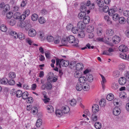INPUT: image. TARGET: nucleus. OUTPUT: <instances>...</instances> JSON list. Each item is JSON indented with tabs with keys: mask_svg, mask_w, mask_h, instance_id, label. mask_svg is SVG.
Wrapping results in <instances>:
<instances>
[{
	"mask_svg": "<svg viewBox=\"0 0 129 129\" xmlns=\"http://www.w3.org/2000/svg\"><path fill=\"white\" fill-rule=\"evenodd\" d=\"M83 90L86 91H88L90 89V86L89 84L86 82L82 84Z\"/></svg>",
	"mask_w": 129,
	"mask_h": 129,
	"instance_id": "obj_7",
	"label": "nucleus"
},
{
	"mask_svg": "<svg viewBox=\"0 0 129 129\" xmlns=\"http://www.w3.org/2000/svg\"><path fill=\"white\" fill-rule=\"evenodd\" d=\"M94 29L93 26H89L88 27L86 31L88 33H90L93 31Z\"/></svg>",
	"mask_w": 129,
	"mask_h": 129,
	"instance_id": "obj_43",
	"label": "nucleus"
},
{
	"mask_svg": "<svg viewBox=\"0 0 129 129\" xmlns=\"http://www.w3.org/2000/svg\"><path fill=\"white\" fill-rule=\"evenodd\" d=\"M123 15L125 17H127L129 16V11L127 10L124 11L123 12Z\"/></svg>",
	"mask_w": 129,
	"mask_h": 129,
	"instance_id": "obj_62",
	"label": "nucleus"
},
{
	"mask_svg": "<svg viewBox=\"0 0 129 129\" xmlns=\"http://www.w3.org/2000/svg\"><path fill=\"white\" fill-rule=\"evenodd\" d=\"M31 19L33 21H36L38 18V15L36 14H32L31 17Z\"/></svg>",
	"mask_w": 129,
	"mask_h": 129,
	"instance_id": "obj_36",
	"label": "nucleus"
},
{
	"mask_svg": "<svg viewBox=\"0 0 129 129\" xmlns=\"http://www.w3.org/2000/svg\"><path fill=\"white\" fill-rule=\"evenodd\" d=\"M119 22L121 24H124L126 22L125 19L123 17H120L119 19Z\"/></svg>",
	"mask_w": 129,
	"mask_h": 129,
	"instance_id": "obj_20",
	"label": "nucleus"
},
{
	"mask_svg": "<svg viewBox=\"0 0 129 129\" xmlns=\"http://www.w3.org/2000/svg\"><path fill=\"white\" fill-rule=\"evenodd\" d=\"M21 14L19 12H16L14 15L13 17L14 19L19 20Z\"/></svg>",
	"mask_w": 129,
	"mask_h": 129,
	"instance_id": "obj_32",
	"label": "nucleus"
},
{
	"mask_svg": "<svg viewBox=\"0 0 129 129\" xmlns=\"http://www.w3.org/2000/svg\"><path fill=\"white\" fill-rule=\"evenodd\" d=\"M36 31L35 29H31L28 31V35L30 37H34L36 36Z\"/></svg>",
	"mask_w": 129,
	"mask_h": 129,
	"instance_id": "obj_5",
	"label": "nucleus"
},
{
	"mask_svg": "<svg viewBox=\"0 0 129 129\" xmlns=\"http://www.w3.org/2000/svg\"><path fill=\"white\" fill-rule=\"evenodd\" d=\"M22 92L20 90H18L16 92V95L18 98H20L21 96Z\"/></svg>",
	"mask_w": 129,
	"mask_h": 129,
	"instance_id": "obj_35",
	"label": "nucleus"
},
{
	"mask_svg": "<svg viewBox=\"0 0 129 129\" xmlns=\"http://www.w3.org/2000/svg\"><path fill=\"white\" fill-rule=\"evenodd\" d=\"M13 16V13L12 12H9L6 14V17L8 19H10Z\"/></svg>",
	"mask_w": 129,
	"mask_h": 129,
	"instance_id": "obj_61",
	"label": "nucleus"
},
{
	"mask_svg": "<svg viewBox=\"0 0 129 129\" xmlns=\"http://www.w3.org/2000/svg\"><path fill=\"white\" fill-rule=\"evenodd\" d=\"M26 17L24 14H23L22 15L20 14V18L19 20L21 21H23L25 19Z\"/></svg>",
	"mask_w": 129,
	"mask_h": 129,
	"instance_id": "obj_60",
	"label": "nucleus"
},
{
	"mask_svg": "<svg viewBox=\"0 0 129 129\" xmlns=\"http://www.w3.org/2000/svg\"><path fill=\"white\" fill-rule=\"evenodd\" d=\"M94 126L96 129H100L101 127V124L99 122H96L94 124Z\"/></svg>",
	"mask_w": 129,
	"mask_h": 129,
	"instance_id": "obj_37",
	"label": "nucleus"
},
{
	"mask_svg": "<svg viewBox=\"0 0 129 129\" xmlns=\"http://www.w3.org/2000/svg\"><path fill=\"white\" fill-rule=\"evenodd\" d=\"M39 38L42 40H44L45 38L44 36V34L43 32H39Z\"/></svg>",
	"mask_w": 129,
	"mask_h": 129,
	"instance_id": "obj_56",
	"label": "nucleus"
},
{
	"mask_svg": "<svg viewBox=\"0 0 129 129\" xmlns=\"http://www.w3.org/2000/svg\"><path fill=\"white\" fill-rule=\"evenodd\" d=\"M70 104L72 106H74L76 104V101L75 99H73L70 102Z\"/></svg>",
	"mask_w": 129,
	"mask_h": 129,
	"instance_id": "obj_59",
	"label": "nucleus"
},
{
	"mask_svg": "<svg viewBox=\"0 0 129 129\" xmlns=\"http://www.w3.org/2000/svg\"><path fill=\"white\" fill-rule=\"evenodd\" d=\"M100 75L102 79V81H101V85L103 88L104 89L105 87L104 84L106 83V81L105 77L103 75L101 74Z\"/></svg>",
	"mask_w": 129,
	"mask_h": 129,
	"instance_id": "obj_17",
	"label": "nucleus"
},
{
	"mask_svg": "<svg viewBox=\"0 0 129 129\" xmlns=\"http://www.w3.org/2000/svg\"><path fill=\"white\" fill-rule=\"evenodd\" d=\"M114 98V96L112 93H110L107 95L106 97L107 99L109 101H111Z\"/></svg>",
	"mask_w": 129,
	"mask_h": 129,
	"instance_id": "obj_22",
	"label": "nucleus"
},
{
	"mask_svg": "<svg viewBox=\"0 0 129 129\" xmlns=\"http://www.w3.org/2000/svg\"><path fill=\"white\" fill-rule=\"evenodd\" d=\"M42 120L40 119H38L36 122V125L38 127H39L42 124Z\"/></svg>",
	"mask_w": 129,
	"mask_h": 129,
	"instance_id": "obj_41",
	"label": "nucleus"
},
{
	"mask_svg": "<svg viewBox=\"0 0 129 129\" xmlns=\"http://www.w3.org/2000/svg\"><path fill=\"white\" fill-rule=\"evenodd\" d=\"M94 7V4L93 3L91 4L90 1L88 0L86 2L82 3L80 8L81 12L78 15L79 18L83 19L86 16V13L89 14L90 12V10L93 9Z\"/></svg>",
	"mask_w": 129,
	"mask_h": 129,
	"instance_id": "obj_1",
	"label": "nucleus"
},
{
	"mask_svg": "<svg viewBox=\"0 0 129 129\" xmlns=\"http://www.w3.org/2000/svg\"><path fill=\"white\" fill-rule=\"evenodd\" d=\"M76 87L77 90L78 91H80L82 89H83L82 84L78 82L77 83L76 85Z\"/></svg>",
	"mask_w": 129,
	"mask_h": 129,
	"instance_id": "obj_16",
	"label": "nucleus"
},
{
	"mask_svg": "<svg viewBox=\"0 0 129 129\" xmlns=\"http://www.w3.org/2000/svg\"><path fill=\"white\" fill-rule=\"evenodd\" d=\"M26 0H23L20 6L22 7H23L26 6L27 4Z\"/></svg>",
	"mask_w": 129,
	"mask_h": 129,
	"instance_id": "obj_63",
	"label": "nucleus"
},
{
	"mask_svg": "<svg viewBox=\"0 0 129 129\" xmlns=\"http://www.w3.org/2000/svg\"><path fill=\"white\" fill-rule=\"evenodd\" d=\"M8 77L11 79L14 78L16 77L15 73L13 72H10L8 74Z\"/></svg>",
	"mask_w": 129,
	"mask_h": 129,
	"instance_id": "obj_30",
	"label": "nucleus"
},
{
	"mask_svg": "<svg viewBox=\"0 0 129 129\" xmlns=\"http://www.w3.org/2000/svg\"><path fill=\"white\" fill-rule=\"evenodd\" d=\"M38 20L39 22L41 24H43L45 22V20L44 18L43 17H41L39 18Z\"/></svg>",
	"mask_w": 129,
	"mask_h": 129,
	"instance_id": "obj_52",
	"label": "nucleus"
},
{
	"mask_svg": "<svg viewBox=\"0 0 129 129\" xmlns=\"http://www.w3.org/2000/svg\"><path fill=\"white\" fill-rule=\"evenodd\" d=\"M46 108L48 113H51L53 112V108L52 106L50 105H48L46 107Z\"/></svg>",
	"mask_w": 129,
	"mask_h": 129,
	"instance_id": "obj_21",
	"label": "nucleus"
},
{
	"mask_svg": "<svg viewBox=\"0 0 129 129\" xmlns=\"http://www.w3.org/2000/svg\"><path fill=\"white\" fill-rule=\"evenodd\" d=\"M47 40L49 42H51L53 41L54 39L52 36H48L47 37Z\"/></svg>",
	"mask_w": 129,
	"mask_h": 129,
	"instance_id": "obj_57",
	"label": "nucleus"
},
{
	"mask_svg": "<svg viewBox=\"0 0 129 129\" xmlns=\"http://www.w3.org/2000/svg\"><path fill=\"white\" fill-rule=\"evenodd\" d=\"M126 94L124 91L120 92L119 94V97L121 99H123L126 97Z\"/></svg>",
	"mask_w": 129,
	"mask_h": 129,
	"instance_id": "obj_29",
	"label": "nucleus"
},
{
	"mask_svg": "<svg viewBox=\"0 0 129 129\" xmlns=\"http://www.w3.org/2000/svg\"><path fill=\"white\" fill-rule=\"evenodd\" d=\"M86 80L90 82H92L93 80V78L92 75L91 74H87L86 75Z\"/></svg>",
	"mask_w": 129,
	"mask_h": 129,
	"instance_id": "obj_14",
	"label": "nucleus"
},
{
	"mask_svg": "<svg viewBox=\"0 0 129 129\" xmlns=\"http://www.w3.org/2000/svg\"><path fill=\"white\" fill-rule=\"evenodd\" d=\"M108 13L109 15L112 16L113 15V14L115 12V10L114 9H109Z\"/></svg>",
	"mask_w": 129,
	"mask_h": 129,
	"instance_id": "obj_47",
	"label": "nucleus"
},
{
	"mask_svg": "<svg viewBox=\"0 0 129 129\" xmlns=\"http://www.w3.org/2000/svg\"><path fill=\"white\" fill-rule=\"evenodd\" d=\"M126 80L125 78L122 77L120 78L118 80L119 84L121 85H124L126 82Z\"/></svg>",
	"mask_w": 129,
	"mask_h": 129,
	"instance_id": "obj_10",
	"label": "nucleus"
},
{
	"mask_svg": "<svg viewBox=\"0 0 129 129\" xmlns=\"http://www.w3.org/2000/svg\"><path fill=\"white\" fill-rule=\"evenodd\" d=\"M119 50L123 52H125L128 50V48L127 47L124 45H120L119 47Z\"/></svg>",
	"mask_w": 129,
	"mask_h": 129,
	"instance_id": "obj_8",
	"label": "nucleus"
},
{
	"mask_svg": "<svg viewBox=\"0 0 129 129\" xmlns=\"http://www.w3.org/2000/svg\"><path fill=\"white\" fill-rule=\"evenodd\" d=\"M9 33L13 37V38L16 39L18 38V34L15 32L12 31L9 32Z\"/></svg>",
	"mask_w": 129,
	"mask_h": 129,
	"instance_id": "obj_19",
	"label": "nucleus"
},
{
	"mask_svg": "<svg viewBox=\"0 0 129 129\" xmlns=\"http://www.w3.org/2000/svg\"><path fill=\"white\" fill-rule=\"evenodd\" d=\"M27 21H24L21 22L20 23L19 25V26L21 28H23L25 27Z\"/></svg>",
	"mask_w": 129,
	"mask_h": 129,
	"instance_id": "obj_33",
	"label": "nucleus"
},
{
	"mask_svg": "<svg viewBox=\"0 0 129 129\" xmlns=\"http://www.w3.org/2000/svg\"><path fill=\"white\" fill-rule=\"evenodd\" d=\"M113 75L115 77H118L120 75V73L118 71H115L113 72Z\"/></svg>",
	"mask_w": 129,
	"mask_h": 129,
	"instance_id": "obj_48",
	"label": "nucleus"
},
{
	"mask_svg": "<svg viewBox=\"0 0 129 129\" xmlns=\"http://www.w3.org/2000/svg\"><path fill=\"white\" fill-rule=\"evenodd\" d=\"M84 66L82 63H78L76 65V68L77 71H79L80 70H82Z\"/></svg>",
	"mask_w": 129,
	"mask_h": 129,
	"instance_id": "obj_15",
	"label": "nucleus"
},
{
	"mask_svg": "<svg viewBox=\"0 0 129 129\" xmlns=\"http://www.w3.org/2000/svg\"><path fill=\"white\" fill-rule=\"evenodd\" d=\"M81 72L77 71L75 72L74 76L76 78H79L81 76Z\"/></svg>",
	"mask_w": 129,
	"mask_h": 129,
	"instance_id": "obj_40",
	"label": "nucleus"
},
{
	"mask_svg": "<svg viewBox=\"0 0 129 129\" xmlns=\"http://www.w3.org/2000/svg\"><path fill=\"white\" fill-rule=\"evenodd\" d=\"M54 74L53 73L50 72L47 75V79L50 80L52 78L54 77Z\"/></svg>",
	"mask_w": 129,
	"mask_h": 129,
	"instance_id": "obj_38",
	"label": "nucleus"
},
{
	"mask_svg": "<svg viewBox=\"0 0 129 129\" xmlns=\"http://www.w3.org/2000/svg\"><path fill=\"white\" fill-rule=\"evenodd\" d=\"M25 28L26 30H28L31 29V25L28 23V21L26 24L25 26Z\"/></svg>",
	"mask_w": 129,
	"mask_h": 129,
	"instance_id": "obj_55",
	"label": "nucleus"
},
{
	"mask_svg": "<svg viewBox=\"0 0 129 129\" xmlns=\"http://www.w3.org/2000/svg\"><path fill=\"white\" fill-rule=\"evenodd\" d=\"M86 24L83 21H79L77 24L78 27L80 29H84L86 27Z\"/></svg>",
	"mask_w": 129,
	"mask_h": 129,
	"instance_id": "obj_4",
	"label": "nucleus"
},
{
	"mask_svg": "<svg viewBox=\"0 0 129 129\" xmlns=\"http://www.w3.org/2000/svg\"><path fill=\"white\" fill-rule=\"evenodd\" d=\"M67 38L66 39H62L61 40V43L63 45L66 46L67 44Z\"/></svg>",
	"mask_w": 129,
	"mask_h": 129,
	"instance_id": "obj_64",
	"label": "nucleus"
},
{
	"mask_svg": "<svg viewBox=\"0 0 129 129\" xmlns=\"http://www.w3.org/2000/svg\"><path fill=\"white\" fill-rule=\"evenodd\" d=\"M99 105L101 107L105 106L106 105V101L104 99H101L99 102Z\"/></svg>",
	"mask_w": 129,
	"mask_h": 129,
	"instance_id": "obj_39",
	"label": "nucleus"
},
{
	"mask_svg": "<svg viewBox=\"0 0 129 129\" xmlns=\"http://www.w3.org/2000/svg\"><path fill=\"white\" fill-rule=\"evenodd\" d=\"M72 31L73 33L76 34L78 32V29L77 27H75L72 28Z\"/></svg>",
	"mask_w": 129,
	"mask_h": 129,
	"instance_id": "obj_54",
	"label": "nucleus"
},
{
	"mask_svg": "<svg viewBox=\"0 0 129 129\" xmlns=\"http://www.w3.org/2000/svg\"><path fill=\"white\" fill-rule=\"evenodd\" d=\"M60 63L61 64V65L65 67H67L69 64L68 61L64 60L62 59H60Z\"/></svg>",
	"mask_w": 129,
	"mask_h": 129,
	"instance_id": "obj_13",
	"label": "nucleus"
},
{
	"mask_svg": "<svg viewBox=\"0 0 129 129\" xmlns=\"http://www.w3.org/2000/svg\"><path fill=\"white\" fill-rule=\"evenodd\" d=\"M119 57L122 59H125L127 58L126 55L125 53H121L119 55Z\"/></svg>",
	"mask_w": 129,
	"mask_h": 129,
	"instance_id": "obj_58",
	"label": "nucleus"
},
{
	"mask_svg": "<svg viewBox=\"0 0 129 129\" xmlns=\"http://www.w3.org/2000/svg\"><path fill=\"white\" fill-rule=\"evenodd\" d=\"M78 35L81 38H83L85 36L84 32L82 31H79L78 34Z\"/></svg>",
	"mask_w": 129,
	"mask_h": 129,
	"instance_id": "obj_51",
	"label": "nucleus"
},
{
	"mask_svg": "<svg viewBox=\"0 0 129 129\" xmlns=\"http://www.w3.org/2000/svg\"><path fill=\"white\" fill-rule=\"evenodd\" d=\"M1 30L3 32H6L7 30V28L6 26L4 25H2L0 27Z\"/></svg>",
	"mask_w": 129,
	"mask_h": 129,
	"instance_id": "obj_44",
	"label": "nucleus"
},
{
	"mask_svg": "<svg viewBox=\"0 0 129 129\" xmlns=\"http://www.w3.org/2000/svg\"><path fill=\"white\" fill-rule=\"evenodd\" d=\"M8 23L10 25L13 26L15 24L16 21L14 19H11L9 21Z\"/></svg>",
	"mask_w": 129,
	"mask_h": 129,
	"instance_id": "obj_45",
	"label": "nucleus"
},
{
	"mask_svg": "<svg viewBox=\"0 0 129 129\" xmlns=\"http://www.w3.org/2000/svg\"><path fill=\"white\" fill-rule=\"evenodd\" d=\"M120 113V110L118 107L114 108L113 110V113L114 115L117 116L119 115Z\"/></svg>",
	"mask_w": 129,
	"mask_h": 129,
	"instance_id": "obj_6",
	"label": "nucleus"
},
{
	"mask_svg": "<svg viewBox=\"0 0 129 129\" xmlns=\"http://www.w3.org/2000/svg\"><path fill=\"white\" fill-rule=\"evenodd\" d=\"M63 113H62V110H61L59 109H58L56 111V115L58 117L61 116Z\"/></svg>",
	"mask_w": 129,
	"mask_h": 129,
	"instance_id": "obj_42",
	"label": "nucleus"
},
{
	"mask_svg": "<svg viewBox=\"0 0 129 129\" xmlns=\"http://www.w3.org/2000/svg\"><path fill=\"white\" fill-rule=\"evenodd\" d=\"M112 40L114 43L117 44L120 41V38L118 36H116L113 37Z\"/></svg>",
	"mask_w": 129,
	"mask_h": 129,
	"instance_id": "obj_12",
	"label": "nucleus"
},
{
	"mask_svg": "<svg viewBox=\"0 0 129 129\" xmlns=\"http://www.w3.org/2000/svg\"><path fill=\"white\" fill-rule=\"evenodd\" d=\"M118 84L117 82H113L111 85V87L114 89H116L118 88Z\"/></svg>",
	"mask_w": 129,
	"mask_h": 129,
	"instance_id": "obj_27",
	"label": "nucleus"
},
{
	"mask_svg": "<svg viewBox=\"0 0 129 129\" xmlns=\"http://www.w3.org/2000/svg\"><path fill=\"white\" fill-rule=\"evenodd\" d=\"M90 21V17L88 16H86L83 19V21L86 24L88 23Z\"/></svg>",
	"mask_w": 129,
	"mask_h": 129,
	"instance_id": "obj_25",
	"label": "nucleus"
},
{
	"mask_svg": "<svg viewBox=\"0 0 129 129\" xmlns=\"http://www.w3.org/2000/svg\"><path fill=\"white\" fill-rule=\"evenodd\" d=\"M106 33L108 36H111L113 35L114 32L113 30L112 29H109L107 30Z\"/></svg>",
	"mask_w": 129,
	"mask_h": 129,
	"instance_id": "obj_23",
	"label": "nucleus"
},
{
	"mask_svg": "<svg viewBox=\"0 0 129 129\" xmlns=\"http://www.w3.org/2000/svg\"><path fill=\"white\" fill-rule=\"evenodd\" d=\"M62 113L63 114H67L69 111L70 108L68 106L63 107L62 108Z\"/></svg>",
	"mask_w": 129,
	"mask_h": 129,
	"instance_id": "obj_11",
	"label": "nucleus"
},
{
	"mask_svg": "<svg viewBox=\"0 0 129 129\" xmlns=\"http://www.w3.org/2000/svg\"><path fill=\"white\" fill-rule=\"evenodd\" d=\"M104 19L109 24H111L112 23V21L111 20V19L108 15L104 16Z\"/></svg>",
	"mask_w": 129,
	"mask_h": 129,
	"instance_id": "obj_18",
	"label": "nucleus"
},
{
	"mask_svg": "<svg viewBox=\"0 0 129 129\" xmlns=\"http://www.w3.org/2000/svg\"><path fill=\"white\" fill-rule=\"evenodd\" d=\"M1 9L2 10V14L4 15L5 13L10 9V7L8 5H5L4 3H2L0 4V10Z\"/></svg>",
	"mask_w": 129,
	"mask_h": 129,
	"instance_id": "obj_3",
	"label": "nucleus"
},
{
	"mask_svg": "<svg viewBox=\"0 0 129 129\" xmlns=\"http://www.w3.org/2000/svg\"><path fill=\"white\" fill-rule=\"evenodd\" d=\"M102 28L99 27L97 29V34L99 36H100L102 33Z\"/></svg>",
	"mask_w": 129,
	"mask_h": 129,
	"instance_id": "obj_53",
	"label": "nucleus"
},
{
	"mask_svg": "<svg viewBox=\"0 0 129 129\" xmlns=\"http://www.w3.org/2000/svg\"><path fill=\"white\" fill-rule=\"evenodd\" d=\"M98 5L100 7H102L104 5V4L103 1L97 0Z\"/></svg>",
	"mask_w": 129,
	"mask_h": 129,
	"instance_id": "obj_31",
	"label": "nucleus"
},
{
	"mask_svg": "<svg viewBox=\"0 0 129 129\" xmlns=\"http://www.w3.org/2000/svg\"><path fill=\"white\" fill-rule=\"evenodd\" d=\"M18 38L20 40H22L25 38V36L24 34L22 33H19L18 35Z\"/></svg>",
	"mask_w": 129,
	"mask_h": 129,
	"instance_id": "obj_50",
	"label": "nucleus"
},
{
	"mask_svg": "<svg viewBox=\"0 0 129 129\" xmlns=\"http://www.w3.org/2000/svg\"><path fill=\"white\" fill-rule=\"evenodd\" d=\"M1 82L2 84L7 85L8 82V80L6 78H3L1 80Z\"/></svg>",
	"mask_w": 129,
	"mask_h": 129,
	"instance_id": "obj_28",
	"label": "nucleus"
},
{
	"mask_svg": "<svg viewBox=\"0 0 129 129\" xmlns=\"http://www.w3.org/2000/svg\"><path fill=\"white\" fill-rule=\"evenodd\" d=\"M119 16L118 14H115L112 15V18L114 21H116L119 19Z\"/></svg>",
	"mask_w": 129,
	"mask_h": 129,
	"instance_id": "obj_46",
	"label": "nucleus"
},
{
	"mask_svg": "<svg viewBox=\"0 0 129 129\" xmlns=\"http://www.w3.org/2000/svg\"><path fill=\"white\" fill-rule=\"evenodd\" d=\"M86 81V78L84 76L82 77H80L79 79V83H82L83 84L85 82V81Z\"/></svg>",
	"mask_w": 129,
	"mask_h": 129,
	"instance_id": "obj_26",
	"label": "nucleus"
},
{
	"mask_svg": "<svg viewBox=\"0 0 129 129\" xmlns=\"http://www.w3.org/2000/svg\"><path fill=\"white\" fill-rule=\"evenodd\" d=\"M15 82L14 80L11 79L8 81V82L7 85H13L15 84Z\"/></svg>",
	"mask_w": 129,
	"mask_h": 129,
	"instance_id": "obj_49",
	"label": "nucleus"
},
{
	"mask_svg": "<svg viewBox=\"0 0 129 129\" xmlns=\"http://www.w3.org/2000/svg\"><path fill=\"white\" fill-rule=\"evenodd\" d=\"M102 7H103L102 10L104 12L106 13L108 12L109 10V8L108 6L104 5Z\"/></svg>",
	"mask_w": 129,
	"mask_h": 129,
	"instance_id": "obj_34",
	"label": "nucleus"
},
{
	"mask_svg": "<svg viewBox=\"0 0 129 129\" xmlns=\"http://www.w3.org/2000/svg\"><path fill=\"white\" fill-rule=\"evenodd\" d=\"M99 110V106L97 104H94L92 107V111L94 113H96L98 112Z\"/></svg>",
	"mask_w": 129,
	"mask_h": 129,
	"instance_id": "obj_9",
	"label": "nucleus"
},
{
	"mask_svg": "<svg viewBox=\"0 0 129 129\" xmlns=\"http://www.w3.org/2000/svg\"><path fill=\"white\" fill-rule=\"evenodd\" d=\"M28 92L26 91H25L22 93L21 97L23 99L25 100L28 98Z\"/></svg>",
	"mask_w": 129,
	"mask_h": 129,
	"instance_id": "obj_24",
	"label": "nucleus"
},
{
	"mask_svg": "<svg viewBox=\"0 0 129 129\" xmlns=\"http://www.w3.org/2000/svg\"><path fill=\"white\" fill-rule=\"evenodd\" d=\"M67 40L70 43H73V45L77 47L78 46V43L79 41L77 40H76L74 37L72 35H70L67 38Z\"/></svg>",
	"mask_w": 129,
	"mask_h": 129,
	"instance_id": "obj_2",
	"label": "nucleus"
}]
</instances>
